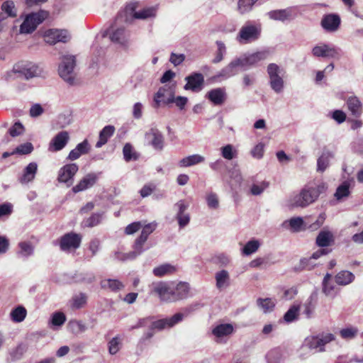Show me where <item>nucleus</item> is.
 Segmentation results:
<instances>
[{"label": "nucleus", "instance_id": "nucleus-22", "mask_svg": "<svg viewBox=\"0 0 363 363\" xmlns=\"http://www.w3.org/2000/svg\"><path fill=\"white\" fill-rule=\"evenodd\" d=\"M189 292V286L186 282H179L177 285L173 283V289L172 293V301L175 302L188 296Z\"/></svg>", "mask_w": 363, "mask_h": 363}, {"label": "nucleus", "instance_id": "nucleus-24", "mask_svg": "<svg viewBox=\"0 0 363 363\" xmlns=\"http://www.w3.org/2000/svg\"><path fill=\"white\" fill-rule=\"evenodd\" d=\"M340 24V18L336 14H328L321 21V26L328 31L336 30Z\"/></svg>", "mask_w": 363, "mask_h": 363}, {"label": "nucleus", "instance_id": "nucleus-63", "mask_svg": "<svg viewBox=\"0 0 363 363\" xmlns=\"http://www.w3.org/2000/svg\"><path fill=\"white\" fill-rule=\"evenodd\" d=\"M24 131V127L20 122H16L9 129V134L12 137H16L21 135Z\"/></svg>", "mask_w": 363, "mask_h": 363}, {"label": "nucleus", "instance_id": "nucleus-20", "mask_svg": "<svg viewBox=\"0 0 363 363\" xmlns=\"http://www.w3.org/2000/svg\"><path fill=\"white\" fill-rule=\"evenodd\" d=\"M78 169V165L75 163L65 164L59 171L58 181L64 183L68 182L73 179Z\"/></svg>", "mask_w": 363, "mask_h": 363}, {"label": "nucleus", "instance_id": "nucleus-19", "mask_svg": "<svg viewBox=\"0 0 363 363\" xmlns=\"http://www.w3.org/2000/svg\"><path fill=\"white\" fill-rule=\"evenodd\" d=\"M13 72L23 74L27 79L33 78L39 73V68L32 63H18L14 65Z\"/></svg>", "mask_w": 363, "mask_h": 363}, {"label": "nucleus", "instance_id": "nucleus-4", "mask_svg": "<svg viewBox=\"0 0 363 363\" xmlns=\"http://www.w3.org/2000/svg\"><path fill=\"white\" fill-rule=\"evenodd\" d=\"M49 16L46 11L40 10L38 12H33L28 14L20 26V33L29 34L32 33Z\"/></svg>", "mask_w": 363, "mask_h": 363}, {"label": "nucleus", "instance_id": "nucleus-52", "mask_svg": "<svg viewBox=\"0 0 363 363\" xmlns=\"http://www.w3.org/2000/svg\"><path fill=\"white\" fill-rule=\"evenodd\" d=\"M259 247V242L257 240H252L248 241L242 249L243 254L250 255L255 252Z\"/></svg>", "mask_w": 363, "mask_h": 363}, {"label": "nucleus", "instance_id": "nucleus-5", "mask_svg": "<svg viewBox=\"0 0 363 363\" xmlns=\"http://www.w3.org/2000/svg\"><path fill=\"white\" fill-rule=\"evenodd\" d=\"M61 61L58 68L59 74L65 81L72 84L74 80L76 57L74 55H66L61 57Z\"/></svg>", "mask_w": 363, "mask_h": 363}, {"label": "nucleus", "instance_id": "nucleus-45", "mask_svg": "<svg viewBox=\"0 0 363 363\" xmlns=\"http://www.w3.org/2000/svg\"><path fill=\"white\" fill-rule=\"evenodd\" d=\"M300 306L298 305H293L284 315V320L286 323H291L296 320L298 316Z\"/></svg>", "mask_w": 363, "mask_h": 363}, {"label": "nucleus", "instance_id": "nucleus-1", "mask_svg": "<svg viewBox=\"0 0 363 363\" xmlns=\"http://www.w3.org/2000/svg\"><path fill=\"white\" fill-rule=\"evenodd\" d=\"M326 188L324 184H320L315 186H305L299 194L290 199V205L292 207L305 208L314 203Z\"/></svg>", "mask_w": 363, "mask_h": 363}, {"label": "nucleus", "instance_id": "nucleus-42", "mask_svg": "<svg viewBox=\"0 0 363 363\" xmlns=\"http://www.w3.org/2000/svg\"><path fill=\"white\" fill-rule=\"evenodd\" d=\"M123 154L125 162L135 161L139 157V155L133 150V146L130 143L125 144L123 148Z\"/></svg>", "mask_w": 363, "mask_h": 363}, {"label": "nucleus", "instance_id": "nucleus-55", "mask_svg": "<svg viewBox=\"0 0 363 363\" xmlns=\"http://www.w3.org/2000/svg\"><path fill=\"white\" fill-rule=\"evenodd\" d=\"M218 50L216 53V57L212 60V62L214 64L218 63L223 59V55L225 53L226 48L223 43L220 41L216 42Z\"/></svg>", "mask_w": 363, "mask_h": 363}, {"label": "nucleus", "instance_id": "nucleus-43", "mask_svg": "<svg viewBox=\"0 0 363 363\" xmlns=\"http://www.w3.org/2000/svg\"><path fill=\"white\" fill-rule=\"evenodd\" d=\"M350 194V184L347 182H344L337 188L335 197L337 200L340 201L344 198L348 197Z\"/></svg>", "mask_w": 363, "mask_h": 363}, {"label": "nucleus", "instance_id": "nucleus-38", "mask_svg": "<svg viewBox=\"0 0 363 363\" xmlns=\"http://www.w3.org/2000/svg\"><path fill=\"white\" fill-rule=\"evenodd\" d=\"M271 19L284 21L291 17V11L289 9L274 10L268 13Z\"/></svg>", "mask_w": 363, "mask_h": 363}, {"label": "nucleus", "instance_id": "nucleus-14", "mask_svg": "<svg viewBox=\"0 0 363 363\" xmlns=\"http://www.w3.org/2000/svg\"><path fill=\"white\" fill-rule=\"evenodd\" d=\"M174 101V94L170 87L166 86L160 87L154 96L153 107L157 108L160 106L161 103L169 104Z\"/></svg>", "mask_w": 363, "mask_h": 363}, {"label": "nucleus", "instance_id": "nucleus-15", "mask_svg": "<svg viewBox=\"0 0 363 363\" xmlns=\"http://www.w3.org/2000/svg\"><path fill=\"white\" fill-rule=\"evenodd\" d=\"M260 35V29L253 25L245 26L241 28L238 38L242 43H247L256 40Z\"/></svg>", "mask_w": 363, "mask_h": 363}, {"label": "nucleus", "instance_id": "nucleus-56", "mask_svg": "<svg viewBox=\"0 0 363 363\" xmlns=\"http://www.w3.org/2000/svg\"><path fill=\"white\" fill-rule=\"evenodd\" d=\"M1 9L4 11L8 16L16 17V13L15 10V5L12 1H6L1 5Z\"/></svg>", "mask_w": 363, "mask_h": 363}, {"label": "nucleus", "instance_id": "nucleus-26", "mask_svg": "<svg viewBox=\"0 0 363 363\" xmlns=\"http://www.w3.org/2000/svg\"><path fill=\"white\" fill-rule=\"evenodd\" d=\"M38 171V164L35 162L29 163L23 169V174L18 178L21 184H27L32 182Z\"/></svg>", "mask_w": 363, "mask_h": 363}, {"label": "nucleus", "instance_id": "nucleus-10", "mask_svg": "<svg viewBox=\"0 0 363 363\" xmlns=\"http://www.w3.org/2000/svg\"><path fill=\"white\" fill-rule=\"evenodd\" d=\"M173 283L160 281L152 284V293L157 294L162 301L172 302Z\"/></svg>", "mask_w": 363, "mask_h": 363}, {"label": "nucleus", "instance_id": "nucleus-7", "mask_svg": "<svg viewBox=\"0 0 363 363\" xmlns=\"http://www.w3.org/2000/svg\"><path fill=\"white\" fill-rule=\"evenodd\" d=\"M335 337L332 333H323L317 336L307 337L304 342V346L311 350H318L319 352L325 351V345L333 340Z\"/></svg>", "mask_w": 363, "mask_h": 363}, {"label": "nucleus", "instance_id": "nucleus-59", "mask_svg": "<svg viewBox=\"0 0 363 363\" xmlns=\"http://www.w3.org/2000/svg\"><path fill=\"white\" fill-rule=\"evenodd\" d=\"M66 321V316L62 312L55 313L51 319V323L55 326H61Z\"/></svg>", "mask_w": 363, "mask_h": 363}, {"label": "nucleus", "instance_id": "nucleus-53", "mask_svg": "<svg viewBox=\"0 0 363 363\" xmlns=\"http://www.w3.org/2000/svg\"><path fill=\"white\" fill-rule=\"evenodd\" d=\"M236 150L233 149L232 145H226L221 147V155L223 158L231 160L236 157Z\"/></svg>", "mask_w": 363, "mask_h": 363}, {"label": "nucleus", "instance_id": "nucleus-2", "mask_svg": "<svg viewBox=\"0 0 363 363\" xmlns=\"http://www.w3.org/2000/svg\"><path fill=\"white\" fill-rule=\"evenodd\" d=\"M156 223H150L145 225L141 230L140 235L135 240L133 245V251L123 255V259H135L138 255L145 251L144 245L156 229Z\"/></svg>", "mask_w": 363, "mask_h": 363}, {"label": "nucleus", "instance_id": "nucleus-33", "mask_svg": "<svg viewBox=\"0 0 363 363\" xmlns=\"http://www.w3.org/2000/svg\"><path fill=\"white\" fill-rule=\"evenodd\" d=\"M269 55V51L262 50L247 55L246 59L249 67L257 64L260 61L266 60Z\"/></svg>", "mask_w": 363, "mask_h": 363}, {"label": "nucleus", "instance_id": "nucleus-41", "mask_svg": "<svg viewBox=\"0 0 363 363\" xmlns=\"http://www.w3.org/2000/svg\"><path fill=\"white\" fill-rule=\"evenodd\" d=\"M126 31L124 28H119L111 34L110 38L111 41L118 43L120 44H124L127 41Z\"/></svg>", "mask_w": 363, "mask_h": 363}, {"label": "nucleus", "instance_id": "nucleus-37", "mask_svg": "<svg viewBox=\"0 0 363 363\" xmlns=\"http://www.w3.org/2000/svg\"><path fill=\"white\" fill-rule=\"evenodd\" d=\"M204 160L205 159L203 156L199 155H193L182 159L179 161V164L182 167H187L203 162Z\"/></svg>", "mask_w": 363, "mask_h": 363}, {"label": "nucleus", "instance_id": "nucleus-46", "mask_svg": "<svg viewBox=\"0 0 363 363\" xmlns=\"http://www.w3.org/2000/svg\"><path fill=\"white\" fill-rule=\"evenodd\" d=\"M257 303L259 307L262 308L264 313L272 311L275 306L274 302L269 298H259L257 300Z\"/></svg>", "mask_w": 363, "mask_h": 363}, {"label": "nucleus", "instance_id": "nucleus-13", "mask_svg": "<svg viewBox=\"0 0 363 363\" xmlns=\"http://www.w3.org/2000/svg\"><path fill=\"white\" fill-rule=\"evenodd\" d=\"M147 144L155 150L161 151L164 145V139L162 133L156 128H150L145 135Z\"/></svg>", "mask_w": 363, "mask_h": 363}, {"label": "nucleus", "instance_id": "nucleus-21", "mask_svg": "<svg viewBox=\"0 0 363 363\" xmlns=\"http://www.w3.org/2000/svg\"><path fill=\"white\" fill-rule=\"evenodd\" d=\"M97 180L98 176L95 173L87 174L77 185L72 187V191L74 193H78L84 191L93 186L96 183Z\"/></svg>", "mask_w": 363, "mask_h": 363}, {"label": "nucleus", "instance_id": "nucleus-25", "mask_svg": "<svg viewBox=\"0 0 363 363\" xmlns=\"http://www.w3.org/2000/svg\"><path fill=\"white\" fill-rule=\"evenodd\" d=\"M206 97L211 101L214 105L220 106L224 104L226 100V94L225 89L223 88H216L210 90Z\"/></svg>", "mask_w": 363, "mask_h": 363}, {"label": "nucleus", "instance_id": "nucleus-18", "mask_svg": "<svg viewBox=\"0 0 363 363\" xmlns=\"http://www.w3.org/2000/svg\"><path fill=\"white\" fill-rule=\"evenodd\" d=\"M186 84L184 85V89L199 91L201 89L204 83V77L202 74L194 72L185 78Z\"/></svg>", "mask_w": 363, "mask_h": 363}, {"label": "nucleus", "instance_id": "nucleus-27", "mask_svg": "<svg viewBox=\"0 0 363 363\" xmlns=\"http://www.w3.org/2000/svg\"><path fill=\"white\" fill-rule=\"evenodd\" d=\"M89 149L87 140H84L83 142L79 143L74 149L69 152L67 159L69 160H77L81 155L88 153Z\"/></svg>", "mask_w": 363, "mask_h": 363}, {"label": "nucleus", "instance_id": "nucleus-12", "mask_svg": "<svg viewBox=\"0 0 363 363\" xmlns=\"http://www.w3.org/2000/svg\"><path fill=\"white\" fill-rule=\"evenodd\" d=\"M238 67L246 69L249 67L245 56L237 58L230 62L226 67L221 69L220 76L230 77L238 73Z\"/></svg>", "mask_w": 363, "mask_h": 363}, {"label": "nucleus", "instance_id": "nucleus-6", "mask_svg": "<svg viewBox=\"0 0 363 363\" xmlns=\"http://www.w3.org/2000/svg\"><path fill=\"white\" fill-rule=\"evenodd\" d=\"M82 236L74 232L67 233L58 240L60 248L63 252H71L78 249L82 243Z\"/></svg>", "mask_w": 363, "mask_h": 363}, {"label": "nucleus", "instance_id": "nucleus-57", "mask_svg": "<svg viewBox=\"0 0 363 363\" xmlns=\"http://www.w3.org/2000/svg\"><path fill=\"white\" fill-rule=\"evenodd\" d=\"M289 225L293 231L299 232L302 230L303 220L301 217L292 218L289 220Z\"/></svg>", "mask_w": 363, "mask_h": 363}, {"label": "nucleus", "instance_id": "nucleus-35", "mask_svg": "<svg viewBox=\"0 0 363 363\" xmlns=\"http://www.w3.org/2000/svg\"><path fill=\"white\" fill-rule=\"evenodd\" d=\"M215 278L216 281V287L218 289H222L229 285L230 277L228 272L226 270L223 269L218 272L216 274Z\"/></svg>", "mask_w": 363, "mask_h": 363}, {"label": "nucleus", "instance_id": "nucleus-64", "mask_svg": "<svg viewBox=\"0 0 363 363\" xmlns=\"http://www.w3.org/2000/svg\"><path fill=\"white\" fill-rule=\"evenodd\" d=\"M156 189L153 184H145L140 191V196L143 198L150 196Z\"/></svg>", "mask_w": 363, "mask_h": 363}, {"label": "nucleus", "instance_id": "nucleus-58", "mask_svg": "<svg viewBox=\"0 0 363 363\" xmlns=\"http://www.w3.org/2000/svg\"><path fill=\"white\" fill-rule=\"evenodd\" d=\"M33 146L30 143H26L18 145L13 153H18L20 155H28L33 152Z\"/></svg>", "mask_w": 363, "mask_h": 363}, {"label": "nucleus", "instance_id": "nucleus-61", "mask_svg": "<svg viewBox=\"0 0 363 363\" xmlns=\"http://www.w3.org/2000/svg\"><path fill=\"white\" fill-rule=\"evenodd\" d=\"M26 345L23 343H21L11 352V355L14 359H20L26 352Z\"/></svg>", "mask_w": 363, "mask_h": 363}, {"label": "nucleus", "instance_id": "nucleus-30", "mask_svg": "<svg viewBox=\"0 0 363 363\" xmlns=\"http://www.w3.org/2000/svg\"><path fill=\"white\" fill-rule=\"evenodd\" d=\"M115 128L113 125L105 126L99 133V139L96 144V147H101L105 145L108 139L113 135Z\"/></svg>", "mask_w": 363, "mask_h": 363}, {"label": "nucleus", "instance_id": "nucleus-39", "mask_svg": "<svg viewBox=\"0 0 363 363\" xmlns=\"http://www.w3.org/2000/svg\"><path fill=\"white\" fill-rule=\"evenodd\" d=\"M10 315L13 322L21 323L26 318L27 311L23 306H18L11 311Z\"/></svg>", "mask_w": 363, "mask_h": 363}, {"label": "nucleus", "instance_id": "nucleus-23", "mask_svg": "<svg viewBox=\"0 0 363 363\" xmlns=\"http://www.w3.org/2000/svg\"><path fill=\"white\" fill-rule=\"evenodd\" d=\"M346 104L351 115L355 118L361 116L363 112V107L361 101L357 96H350L346 101Z\"/></svg>", "mask_w": 363, "mask_h": 363}, {"label": "nucleus", "instance_id": "nucleus-44", "mask_svg": "<svg viewBox=\"0 0 363 363\" xmlns=\"http://www.w3.org/2000/svg\"><path fill=\"white\" fill-rule=\"evenodd\" d=\"M102 288H108L112 291H118L124 287V285L117 279H107L101 281Z\"/></svg>", "mask_w": 363, "mask_h": 363}, {"label": "nucleus", "instance_id": "nucleus-17", "mask_svg": "<svg viewBox=\"0 0 363 363\" xmlns=\"http://www.w3.org/2000/svg\"><path fill=\"white\" fill-rule=\"evenodd\" d=\"M312 53L315 57H322L325 58L338 59L340 56V51L335 48H330L326 44L315 46L312 50Z\"/></svg>", "mask_w": 363, "mask_h": 363}, {"label": "nucleus", "instance_id": "nucleus-47", "mask_svg": "<svg viewBox=\"0 0 363 363\" xmlns=\"http://www.w3.org/2000/svg\"><path fill=\"white\" fill-rule=\"evenodd\" d=\"M258 0H239L238 3V9L241 14L250 11L253 5Z\"/></svg>", "mask_w": 363, "mask_h": 363}, {"label": "nucleus", "instance_id": "nucleus-28", "mask_svg": "<svg viewBox=\"0 0 363 363\" xmlns=\"http://www.w3.org/2000/svg\"><path fill=\"white\" fill-rule=\"evenodd\" d=\"M354 275L351 272L342 270L335 275V280L337 284L345 286L352 283L354 280Z\"/></svg>", "mask_w": 363, "mask_h": 363}, {"label": "nucleus", "instance_id": "nucleus-16", "mask_svg": "<svg viewBox=\"0 0 363 363\" xmlns=\"http://www.w3.org/2000/svg\"><path fill=\"white\" fill-rule=\"evenodd\" d=\"M69 140V135L67 131L59 132L50 142L48 150L52 152L62 150Z\"/></svg>", "mask_w": 363, "mask_h": 363}, {"label": "nucleus", "instance_id": "nucleus-31", "mask_svg": "<svg viewBox=\"0 0 363 363\" xmlns=\"http://www.w3.org/2000/svg\"><path fill=\"white\" fill-rule=\"evenodd\" d=\"M269 55V51L262 50L247 55L246 59L249 67L257 64L260 61L266 60Z\"/></svg>", "mask_w": 363, "mask_h": 363}, {"label": "nucleus", "instance_id": "nucleus-50", "mask_svg": "<svg viewBox=\"0 0 363 363\" xmlns=\"http://www.w3.org/2000/svg\"><path fill=\"white\" fill-rule=\"evenodd\" d=\"M315 266V263L311 262V259L309 258H303L300 260L299 264L294 267V270L296 272H301L303 270H311Z\"/></svg>", "mask_w": 363, "mask_h": 363}, {"label": "nucleus", "instance_id": "nucleus-40", "mask_svg": "<svg viewBox=\"0 0 363 363\" xmlns=\"http://www.w3.org/2000/svg\"><path fill=\"white\" fill-rule=\"evenodd\" d=\"M333 154L329 151H324L321 156L318 159L317 161V170L319 172H324L329 164V160L333 157Z\"/></svg>", "mask_w": 363, "mask_h": 363}, {"label": "nucleus", "instance_id": "nucleus-54", "mask_svg": "<svg viewBox=\"0 0 363 363\" xmlns=\"http://www.w3.org/2000/svg\"><path fill=\"white\" fill-rule=\"evenodd\" d=\"M145 225L141 221H135L128 224L124 229V233L130 235L137 233L141 228L143 229Z\"/></svg>", "mask_w": 363, "mask_h": 363}, {"label": "nucleus", "instance_id": "nucleus-60", "mask_svg": "<svg viewBox=\"0 0 363 363\" xmlns=\"http://www.w3.org/2000/svg\"><path fill=\"white\" fill-rule=\"evenodd\" d=\"M357 333L358 330L355 328H344L340 332L341 337L344 339H352L357 335Z\"/></svg>", "mask_w": 363, "mask_h": 363}, {"label": "nucleus", "instance_id": "nucleus-62", "mask_svg": "<svg viewBox=\"0 0 363 363\" xmlns=\"http://www.w3.org/2000/svg\"><path fill=\"white\" fill-rule=\"evenodd\" d=\"M120 340L118 337H113L108 342V352L111 354H116L120 349Z\"/></svg>", "mask_w": 363, "mask_h": 363}, {"label": "nucleus", "instance_id": "nucleus-3", "mask_svg": "<svg viewBox=\"0 0 363 363\" xmlns=\"http://www.w3.org/2000/svg\"><path fill=\"white\" fill-rule=\"evenodd\" d=\"M267 72L269 76V82L271 89L277 94L282 92L284 88L286 71L278 65L270 63L267 66Z\"/></svg>", "mask_w": 363, "mask_h": 363}, {"label": "nucleus", "instance_id": "nucleus-36", "mask_svg": "<svg viewBox=\"0 0 363 363\" xmlns=\"http://www.w3.org/2000/svg\"><path fill=\"white\" fill-rule=\"evenodd\" d=\"M233 326L230 323L220 324L213 328V334L218 337H221L227 336L233 333Z\"/></svg>", "mask_w": 363, "mask_h": 363}, {"label": "nucleus", "instance_id": "nucleus-32", "mask_svg": "<svg viewBox=\"0 0 363 363\" xmlns=\"http://www.w3.org/2000/svg\"><path fill=\"white\" fill-rule=\"evenodd\" d=\"M269 55V51L262 50L247 55L246 59L249 67L257 64L260 61L266 60Z\"/></svg>", "mask_w": 363, "mask_h": 363}, {"label": "nucleus", "instance_id": "nucleus-34", "mask_svg": "<svg viewBox=\"0 0 363 363\" xmlns=\"http://www.w3.org/2000/svg\"><path fill=\"white\" fill-rule=\"evenodd\" d=\"M333 240V235L330 232L321 231L316 238V244L319 247H328Z\"/></svg>", "mask_w": 363, "mask_h": 363}, {"label": "nucleus", "instance_id": "nucleus-9", "mask_svg": "<svg viewBox=\"0 0 363 363\" xmlns=\"http://www.w3.org/2000/svg\"><path fill=\"white\" fill-rule=\"evenodd\" d=\"M138 2H130L126 5L125 11L136 19H146L156 16V7H147L140 11H136V9L138 7Z\"/></svg>", "mask_w": 363, "mask_h": 363}, {"label": "nucleus", "instance_id": "nucleus-8", "mask_svg": "<svg viewBox=\"0 0 363 363\" xmlns=\"http://www.w3.org/2000/svg\"><path fill=\"white\" fill-rule=\"evenodd\" d=\"M191 311L192 310L191 308H185L184 310V313H177L171 318L160 319L154 321L151 325V330L157 329L161 330L166 328H172L181 322L184 317L189 315Z\"/></svg>", "mask_w": 363, "mask_h": 363}, {"label": "nucleus", "instance_id": "nucleus-51", "mask_svg": "<svg viewBox=\"0 0 363 363\" xmlns=\"http://www.w3.org/2000/svg\"><path fill=\"white\" fill-rule=\"evenodd\" d=\"M87 297L86 294L80 293L72 297V307L75 309L82 308L86 303Z\"/></svg>", "mask_w": 363, "mask_h": 363}, {"label": "nucleus", "instance_id": "nucleus-49", "mask_svg": "<svg viewBox=\"0 0 363 363\" xmlns=\"http://www.w3.org/2000/svg\"><path fill=\"white\" fill-rule=\"evenodd\" d=\"M101 213H92L90 217L83 221L84 225L87 228L94 227L101 223Z\"/></svg>", "mask_w": 363, "mask_h": 363}, {"label": "nucleus", "instance_id": "nucleus-11", "mask_svg": "<svg viewBox=\"0 0 363 363\" xmlns=\"http://www.w3.org/2000/svg\"><path fill=\"white\" fill-rule=\"evenodd\" d=\"M45 41L50 45L58 42L66 43L69 41L70 35L67 30L49 29L45 32Z\"/></svg>", "mask_w": 363, "mask_h": 363}, {"label": "nucleus", "instance_id": "nucleus-48", "mask_svg": "<svg viewBox=\"0 0 363 363\" xmlns=\"http://www.w3.org/2000/svg\"><path fill=\"white\" fill-rule=\"evenodd\" d=\"M20 250L18 254L23 257H28L33 252V247L30 242H21L18 243Z\"/></svg>", "mask_w": 363, "mask_h": 363}, {"label": "nucleus", "instance_id": "nucleus-29", "mask_svg": "<svg viewBox=\"0 0 363 363\" xmlns=\"http://www.w3.org/2000/svg\"><path fill=\"white\" fill-rule=\"evenodd\" d=\"M177 272V267L168 263L161 264L153 269V274L157 277L171 275Z\"/></svg>", "mask_w": 363, "mask_h": 363}]
</instances>
